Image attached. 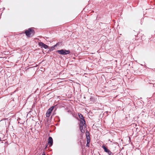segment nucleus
Masks as SVG:
<instances>
[{"label": "nucleus", "mask_w": 155, "mask_h": 155, "mask_svg": "<svg viewBox=\"0 0 155 155\" xmlns=\"http://www.w3.org/2000/svg\"><path fill=\"white\" fill-rule=\"evenodd\" d=\"M79 124V128L81 133H84L85 132V129L86 128V125L85 124V119L80 120Z\"/></svg>", "instance_id": "nucleus-1"}, {"label": "nucleus", "mask_w": 155, "mask_h": 155, "mask_svg": "<svg viewBox=\"0 0 155 155\" xmlns=\"http://www.w3.org/2000/svg\"><path fill=\"white\" fill-rule=\"evenodd\" d=\"M26 35L28 37H32L35 33V31L32 28H30L26 30L25 32Z\"/></svg>", "instance_id": "nucleus-2"}, {"label": "nucleus", "mask_w": 155, "mask_h": 155, "mask_svg": "<svg viewBox=\"0 0 155 155\" xmlns=\"http://www.w3.org/2000/svg\"><path fill=\"white\" fill-rule=\"evenodd\" d=\"M56 52L59 54L64 55L69 54L70 53V51L69 50H67L63 49L60 50H57L56 51Z\"/></svg>", "instance_id": "nucleus-3"}, {"label": "nucleus", "mask_w": 155, "mask_h": 155, "mask_svg": "<svg viewBox=\"0 0 155 155\" xmlns=\"http://www.w3.org/2000/svg\"><path fill=\"white\" fill-rule=\"evenodd\" d=\"M54 108V107L52 106L48 110L46 114V116L47 117H49L50 116Z\"/></svg>", "instance_id": "nucleus-4"}, {"label": "nucleus", "mask_w": 155, "mask_h": 155, "mask_svg": "<svg viewBox=\"0 0 155 155\" xmlns=\"http://www.w3.org/2000/svg\"><path fill=\"white\" fill-rule=\"evenodd\" d=\"M38 45L45 49H47L48 48V46L47 45L41 42H39Z\"/></svg>", "instance_id": "nucleus-5"}, {"label": "nucleus", "mask_w": 155, "mask_h": 155, "mask_svg": "<svg viewBox=\"0 0 155 155\" xmlns=\"http://www.w3.org/2000/svg\"><path fill=\"white\" fill-rule=\"evenodd\" d=\"M53 143V140L52 138L51 137H49L48 139V144L49 145V147L52 146Z\"/></svg>", "instance_id": "nucleus-6"}, {"label": "nucleus", "mask_w": 155, "mask_h": 155, "mask_svg": "<svg viewBox=\"0 0 155 155\" xmlns=\"http://www.w3.org/2000/svg\"><path fill=\"white\" fill-rule=\"evenodd\" d=\"M85 134L87 140H90V137L89 136L90 134L89 132L87 130L86 131Z\"/></svg>", "instance_id": "nucleus-7"}, {"label": "nucleus", "mask_w": 155, "mask_h": 155, "mask_svg": "<svg viewBox=\"0 0 155 155\" xmlns=\"http://www.w3.org/2000/svg\"><path fill=\"white\" fill-rule=\"evenodd\" d=\"M102 147L104 149V151L106 153L108 152V151L109 150L104 145H102Z\"/></svg>", "instance_id": "nucleus-8"}, {"label": "nucleus", "mask_w": 155, "mask_h": 155, "mask_svg": "<svg viewBox=\"0 0 155 155\" xmlns=\"http://www.w3.org/2000/svg\"><path fill=\"white\" fill-rule=\"evenodd\" d=\"M78 115L79 118L80 119V120H81L82 119H84V117L83 115L81 114H78Z\"/></svg>", "instance_id": "nucleus-9"}, {"label": "nucleus", "mask_w": 155, "mask_h": 155, "mask_svg": "<svg viewBox=\"0 0 155 155\" xmlns=\"http://www.w3.org/2000/svg\"><path fill=\"white\" fill-rule=\"evenodd\" d=\"M87 143L86 144V146L89 147L90 144L89 143L90 141V140H87Z\"/></svg>", "instance_id": "nucleus-10"}, {"label": "nucleus", "mask_w": 155, "mask_h": 155, "mask_svg": "<svg viewBox=\"0 0 155 155\" xmlns=\"http://www.w3.org/2000/svg\"><path fill=\"white\" fill-rule=\"evenodd\" d=\"M107 153H108L109 155H113V153L111 152L110 150H109Z\"/></svg>", "instance_id": "nucleus-11"}, {"label": "nucleus", "mask_w": 155, "mask_h": 155, "mask_svg": "<svg viewBox=\"0 0 155 155\" xmlns=\"http://www.w3.org/2000/svg\"><path fill=\"white\" fill-rule=\"evenodd\" d=\"M59 43H57L55 45H54V47H55L59 45Z\"/></svg>", "instance_id": "nucleus-12"}, {"label": "nucleus", "mask_w": 155, "mask_h": 155, "mask_svg": "<svg viewBox=\"0 0 155 155\" xmlns=\"http://www.w3.org/2000/svg\"><path fill=\"white\" fill-rule=\"evenodd\" d=\"M42 155H46L45 152H43Z\"/></svg>", "instance_id": "nucleus-13"}, {"label": "nucleus", "mask_w": 155, "mask_h": 155, "mask_svg": "<svg viewBox=\"0 0 155 155\" xmlns=\"http://www.w3.org/2000/svg\"><path fill=\"white\" fill-rule=\"evenodd\" d=\"M2 140L1 138L0 137V141Z\"/></svg>", "instance_id": "nucleus-14"}]
</instances>
